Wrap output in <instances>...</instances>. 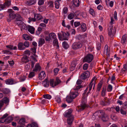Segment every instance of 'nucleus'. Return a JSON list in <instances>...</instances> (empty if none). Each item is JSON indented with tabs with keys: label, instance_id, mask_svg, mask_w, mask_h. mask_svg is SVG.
<instances>
[{
	"label": "nucleus",
	"instance_id": "nucleus-1",
	"mask_svg": "<svg viewBox=\"0 0 127 127\" xmlns=\"http://www.w3.org/2000/svg\"><path fill=\"white\" fill-rule=\"evenodd\" d=\"M93 86L92 85L91 88L90 86V84L89 86L87 87L85 90L84 93L83 94V96L82 99L81 103V106L79 107V109L78 110V111H79L83 110L87 106L86 103L87 100L86 95V93L87 92V95L90 92L92 88H93Z\"/></svg>",
	"mask_w": 127,
	"mask_h": 127
},
{
	"label": "nucleus",
	"instance_id": "nucleus-2",
	"mask_svg": "<svg viewBox=\"0 0 127 127\" xmlns=\"http://www.w3.org/2000/svg\"><path fill=\"white\" fill-rule=\"evenodd\" d=\"M98 116L101 119L103 122L106 121L108 119V117L107 116L105 115V113L103 111H98L95 113L93 116H98Z\"/></svg>",
	"mask_w": 127,
	"mask_h": 127
},
{
	"label": "nucleus",
	"instance_id": "nucleus-3",
	"mask_svg": "<svg viewBox=\"0 0 127 127\" xmlns=\"http://www.w3.org/2000/svg\"><path fill=\"white\" fill-rule=\"evenodd\" d=\"M56 37V34L53 32L49 34L48 35L45 36V39L46 41L49 42H52L53 39Z\"/></svg>",
	"mask_w": 127,
	"mask_h": 127
},
{
	"label": "nucleus",
	"instance_id": "nucleus-4",
	"mask_svg": "<svg viewBox=\"0 0 127 127\" xmlns=\"http://www.w3.org/2000/svg\"><path fill=\"white\" fill-rule=\"evenodd\" d=\"M17 24L18 27L21 28V30H26L27 29V27L22 21H18L17 22Z\"/></svg>",
	"mask_w": 127,
	"mask_h": 127
},
{
	"label": "nucleus",
	"instance_id": "nucleus-5",
	"mask_svg": "<svg viewBox=\"0 0 127 127\" xmlns=\"http://www.w3.org/2000/svg\"><path fill=\"white\" fill-rule=\"evenodd\" d=\"M93 59V55L89 54L85 56L83 59V61L84 62L90 63L92 61Z\"/></svg>",
	"mask_w": 127,
	"mask_h": 127
},
{
	"label": "nucleus",
	"instance_id": "nucleus-6",
	"mask_svg": "<svg viewBox=\"0 0 127 127\" xmlns=\"http://www.w3.org/2000/svg\"><path fill=\"white\" fill-rule=\"evenodd\" d=\"M82 45V43L80 42H74L72 45V47L73 49L76 50L81 48Z\"/></svg>",
	"mask_w": 127,
	"mask_h": 127
},
{
	"label": "nucleus",
	"instance_id": "nucleus-7",
	"mask_svg": "<svg viewBox=\"0 0 127 127\" xmlns=\"http://www.w3.org/2000/svg\"><path fill=\"white\" fill-rule=\"evenodd\" d=\"M8 12L9 13V19L7 20L9 22L11 20H12L14 19L15 17V14L14 13V11L11 9H9L8 10Z\"/></svg>",
	"mask_w": 127,
	"mask_h": 127
},
{
	"label": "nucleus",
	"instance_id": "nucleus-8",
	"mask_svg": "<svg viewBox=\"0 0 127 127\" xmlns=\"http://www.w3.org/2000/svg\"><path fill=\"white\" fill-rule=\"evenodd\" d=\"M90 73L88 71H87L83 73L80 76L81 78L84 79L89 78L90 76Z\"/></svg>",
	"mask_w": 127,
	"mask_h": 127
},
{
	"label": "nucleus",
	"instance_id": "nucleus-9",
	"mask_svg": "<svg viewBox=\"0 0 127 127\" xmlns=\"http://www.w3.org/2000/svg\"><path fill=\"white\" fill-rule=\"evenodd\" d=\"M72 111L71 109H69L66 110L64 113V116L66 117H69L71 116H73L71 115Z\"/></svg>",
	"mask_w": 127,
	"mask_h": 127
},
{
	"label": "nucleus",
	"instance_id": "nucleus-10",
	"mask_svg": "<svg viewBox=\"0 0 127 127\" xmlns=\"http://www.w3.org/2000/svg\"><path fill=\"white\" fill-rule=\"evenodd\" d=\"M13 120V118L11 116H9L7 117L5 120H1L0 121V122L1 123H3L5 122L6 123L8 124L10 123Z\"/></svg>",
	"mask_w": 127,
	"mask_h": 127
},
{
	"label": "nucleus",
	"instance_id": "nucleus-11",
	"mask_svg": "<svg viewBox=\"0 0 127 127\" xmlns=\"http://www.w3.org/2000/svg\"><path fill=\"white\" fill-rule=\"evenodd\" d=\"M110 48H108V45H106L104 48V52L106 54L108 57H109Z\"/></svg>",
	"mask_w": 127,
	"mask_h": 127
},
{
	"label": "nucleus",
	"instance_id": "nucleus-12",
	"mask_svg": "<svg viewBox=\"0 0 127 127\" xmlns=\"http://www.w3.org/2000/svg\"><path fill=\"white\" fill-rule=\"evenodd\" d=\"M114 30H113L112 27H110L108 29V34L109 36L111 37H112L114 34Z\"/></svg>",
	"mask_w": 127,
	"mask_h": 127
},
{
	"label": "nucleus",
	"instance_id": "nucleus-13",
	"mask_svg": "<svg viewBox=\"0 0 127 127\" xmlns=\"http://www.w3.org/2000/svg\"><path fill=\"white\" fill-rule=\"evenodd\" d=\"M97 79V78H96L95 77H94L92 79V81H91L90 83V88H91L92 85L93 86V89H94L95 88V83L96 80Z\"/></svg>",
	"mask_w": 127,
	"mask_h": 127
},
{
	"label": "nucleus",
	"instance_id": "nucleus-14",
	"mask_svg": "<svg viewBox=\"0 0 127 127\" xmlns=\"http://www.w3.org/2000/svg\"><path fill=\"white\" fill-rule=\"evenodd\" d=\"M27 29L28 31L31 34H33L34 33L35 29L33 27L29 25L28 26Z\"/></svg>",
	"mask_w": 127,
	"mask_h": 127
},
{
	"label": "nucleus",
	"instance_id": "nucleus-15",
	"mask_svg": "<svg viewBox=\"0 0 127 127\" xmlns=\"http://www.w3.org/2000/svg\"><path fill=\"white\" fill-rule=\"evenodd\" d=\"M41 70V67L38 64H36L35 65L34 68L32 70V71L34 72H37L38 71H40Z\"/></svg>",
	"mask_w": 127,
	"mask_h": 127
},
{
	"label": "nucleus",
	"instance_id": "nucleus-16",
	"mask_svg": "<svg viewBox=\"0 0 127 127\" xmlns=\"http://www.w3.org/2000/svg\"><path fill=\"white\" fill-rule=\"evenodd\" d=\"M68 36L69 35L68 33H66L63 32H62L61 37L63 40H67Z\"/></svg>",
	"mask_w": 127,
	"mask_h": 127
},
{
	"label": "nucleus",
	"instance_id": "nucleus-17",
	"mask_svg": "<svg viewBox=\"0 0 127 127\" xmlns=\"http://www.w3.org/2000/svg\"><path fill=\"white\" fill-rule=\"evenodd\" d=\"M81 29V31L82 32H85L87 29L86 25L84 23L82 24L81 25V27H79L78 28V29Z\"/></svg>",
	"mask_w": 127,
	"mask_h": 127
},
{
	"label": "nucleus",
	"instance_id": "nucleus-18",
	"mask_svg": "<svg viewBox=\"0 0 127 127\" xmlns=\"http://www.w3.org/2000/svg\"><path fill=\"white\" fill-rule=\"evenodd\" d=\"M74 116H71L67 119V122L68 124L70 125L72 123L74 119Z\"/></svg>",
	"mask_w": 127,
	"mask_h": 127
},
{
	"label": "nucleus",
	"instance_id": "nucleus-19",
	"mask_svg": "<svg viewBox=\"0 0 127 127\" xmlns=\"http://www.w3.org/2000/svg\"><path fill=\"white\" fill-rule=\"evenodd\" d=\"M23 36L24 39L26 40H29L31 41L32 40L33 38L32 37L26 34H23Z\"/></svg>",
	"mask_w": 127,
	"mask_h": 127
},
{
	"label": "nucleus",
	"instance_id": "nucleus-20",
	"mask_svg": "<svg viewBox=\"0 0 127 127\" xmlns=\"http://www.w3.org/2000/svg\"><path fill=\"white\" fill-rule=\"evenodd\" d=\"M18 49L21 50H23L25 48V47L24 46L23 44L22 43H19L18 45Z\"/></svg>",
	"mask_w": 127,
	"mask_h": 127
},
{
	"label": "nucleus",
	"instance_id": "nucleus-21",
	"mask_svg": "<svg viewBox=\"0 0 127 127\" xmlns=\"http://www.w3.org/2000/svg\"><path fill=\"white\" fill-rule=\"evenodd\" d=\"M80 2L79 0H73L72 3L75 6L78 7L80 5Z\"/></svg>",
	"mask_w": 127,
	"mask_h": 127
},
{
	"label": "nucleus",
	"instance_id": "nucleus-22",
	"mask_svg": "<svg viewBox=\"0 0 127 127\" xmlns=\"http://www.w3.org/2000/svg\"><path fill=\"white\" fill-rule=\"evenodd\" d=\"M46 76V74L45 72H41L39 75V78L40 80H42L44 79Z\"/></svg>",
	"mask_w": 127,
	"mask_h": 127
},
{
	"label": "nucleus",
	"instance_id": "nucleus-23",
	"mask_svg": "<svg viewBox=\"0 0 127 127\" xmlns=\"http://www.w3.org/2000/svg\"><path fill=\"white\" fill-rule=\"evenodd\" d=\"M53 40V44L54 46H56L57 47L56 48H58L59 47L58 42V39L57 38V37H56V38L54 39Z\"/></svg>",
	"mask_w": 127,
	"mask_h": 127
},
{
	"label": "nucleus",
	"instance_id": "nucleus-24",
	"mask_svg": "<svg viewBox=\"0 0 127 127\" xmlns=\"http://www.w3.org/2000/svg\"><path fill=\"white\" fill-rule=\"evenodd\" d=\"M35 0H29L25 2V4L28 5H34L36 2Z\"/></svg>",
	"mask_w": 127,
	"mask_h": 127
},
{
	"label": "nucleus",
	"instance_id": "nucleus-25",
	"mask_svg": "<svg viewBox=\"0 0 127 127\" xmlns=\"http://www.w3.org/2000/svg\"><path fill=\"white\" fill-rule=\"evenodd\" d=\"M76 65V63L74 62H72L70 65V71H72L75 68V66Z\"/></svg>",
	"mask_w": 127,
	"mask_h": 127
},
{
	"label": "nucleus",
	"instance_id": "nucleus-26",
	"mask_svg": "<svg viewBox=\"0 0 127 127\" xmlns=\"http://www.w3.org/2000/svg\"><path fill=\"white\" fill-rule=\"evenodd\" d=\"M78 95V93L77 92H72L70 93V95L71 97H72L73 99L76 97Z\"/></svg>",
	"mask_w": 127,
	"mask_h": 127
},
{
	"label": "nucleus",
	"instance_id": "nucleus-27",
	"mask_svg": "<svg viewBox=\"0 0 127 127\" xmlns=\"http://www.w3.org/2000/svg\"><path fill=\"white\" fill-rule=\"evenodd\" d=\"M121 42V43L124 45L126 44L127 39L125 35H124L123 36Z\"/></svg>",
	"mask_w": 127,
	"mask_h": 127
},
{
	"label": "nucleus",
	"instance_id": "nucleus-28",
	"mask_svg": "<svg viewBox=\"0 0 127 127\" xmlns=\"http://www.w3.org/2000/svg\"><path fill=\"white\" fill-rule=\"evenodd\" d=\"M34 18L36 20H39L42 18V17L41 15L40 14H35L34 15Z\"/></svg>",
	"mask_w": 127,
	"mask_h": 127
},
{
	"label": "nucleus",
	"instance_id": "nucleus-29",
	"mask_svg": "<svg viewBox=\"0 0 127 127\" xmlns=\"http://www.w3.org/2000/svg\"><path fill=\"white\" fill-rule=\"evenodd\" d=\"M7 48H9L10 50H16L17 49V47L16 46H13V45H8L6 46Z\"/></svg>",
	"mask_w": 127,
	"mask_h": 127
},
{
	"label": "nucleus",
	"instance_id": "nucleus-30",
	"mask_svg": "<svg viewBox=\"0 0 127 127\" xmlns=\"http://www.w3.org/2000/svg\"><path fill=\"white\" fill-rule=\"evenodd\" d=\"M11 4V0H8L6 1L5 3L3 5H4V8L6 7H8Z\"/></svg>",
	"mask_w": 127,
	"mask_h": 127
},
{
	"label": "nucleus",
	"instance_id": "nucleus-31",
	"mask_svg": "<svg viewBox=\"0 0 127 127\" xmlns=\"http://www.w3.org/2000/svg\"><path fill=\"white\" fill-rule=\"evenodd\" d=\"M5 82L8 85H12L14 84L13 81L12 79H7L5 80Z\"/></svg>",
	"mask_w": 127,
	"mask_h": 127
},
{
	"label": "nucleus",
	"instance_id": "nucleus-32",
	"mask_svg": "<svg viewBox=\"0 0 127 127\" xmlns=\"http://www.w3.org/2000/svg\"><path fill=\"white\" fill-rule=\"evenodd\" d=\"M22 62L24 63H26L29 61L28 58L26 56H24L21 59Z\"/></svg>",
	"mask_w": 127,
	"mask_h": 127
},
{
	"label": "nucleus",
	"instance_id": "nucleus-33",
	"mask_svg": "<svg viewBox=\"0 0 127 127\" xmlns=\"http://www.w3.org/2000/svg\"><path fill=\"white\" fill-rule=\"evenodd\" d=\"M106 88L103 87L102 88L101 93V96L103 97L106 94Z\"/></svg>",
	"mask_w": 127,
	"mask_h": 127
},
{
	"label": "nucleus",
	"instance_id": "nucleus-34",
	"mask_svg": "<svg viewBox=\"0 0 127 127\" xmlns=\"http://www.w3.org/2000/svg\"><path fill=\"white\" fill-rule=\"evenodd\" d=\"M70 95L67 96L66 97V100L68 103H71L72 100L73 99L71 97Z\"/></svg>",
	"mask_w": 127,
	"mask_h": 127
},
{
	"label": "nucleus",
	"instance_id": "nucleus-35",
	"mask_svg": "<svg viewBox=\"0 0 127 127\" xmlns=\"http://www.w3.org/2000/svg\"><path fill=\"white\" fill-rule=\"evenodd\" d=\"M45 41L44 39L41 38L39 39V45L40 46H42L44 43Z\"/></svg>",
	"mask_w": 127,
	"mask_h": 127
},
{
	"label": "nucleus",
	"instance_id": "nucleus-36",
	"mask_svg": "<svg viewBox=\"0 0 127 127\" xmlns=\"http://www.w3.org/2000/svg\"><path fill=\"white\" fill-rule=\"evenodd\" d=\"M63 47L65 49H67L69 47V45L65 41H64L62 43Z\"/></svg>",
	"mask_w": 127,
	"mask_h": 127
},
{
	"label": "nucleus",
	"instance_id": "nucleus-37",
	"mask_svg": "<svg viewBox=\"0 0 127 127\" xmlns=\"http://www.w3.org/2000/svg\"><path fill=\"white\" fill-rule=\"evenodd\" d=\"M16 16L17 17V18L18 20L17 22L18 21H23L24 20L23 18L19 14H16Z\"/></svg>",
	"mask_w": 127,
	"mask_h": 127
},
{
	"label": "nucleus",
	"instance_id": "nucleus-38",
	"mask_svg": "<svg viewBox=\"0 0 127 127\" xmlns=\"http://www.w3.org/2000/svg\"><path fill=\"white\" fill-rule=\"evenodd\" d=\"M42 84L45 87H48L49 86V83L47 79L43 82Z\"/></svg>",
	"mask_w": 127,
	"mask_h": 127
},
{
	"label": "nucleus",
	"instance_id": "nucleus-39",
	"mask_svg": "<svg viewBox=\"0 0 127 127\" xmlns=\"http://www.w3.org/2000/svg\"><path fill=\"white\" fill-rule=\"evenodd\" d=\"M25 122V119L24 118L21 119L19 122V123L20 125H23Z\"/></svg>",
	"mask_w": 127,
	"mask_h": 127
},
{
	"label": "nucleus",
	"instance_id": "nucleus-40",
	"mask_svg": "<svg viewBox=\"0 0 127 127\" xmlns=\"http://www.w3.org/2000/svg\"><path fill=\"white\" fill-rule=\"evenodd\" d=\"M74 16V14L73 13H71L69 14L67 16L68 19L71 20L73 19Z\"/></svg>",
	"mask_w": 127,
	"mask_h": 127
},
{
	"label": "nucleus",
	"instance_id": "nucleus-41",
	"mask_svg": "<svg viewBox=\"0 0 127 127\" xmlns=\"http://www.w3.org/2000/svg\"><path fill=\"white\" fill-rule=\"evenodd\" d=\"M102 82H100L98 84V86L97 87L96 91L99 92L101 88L102 85Z\"/></svg>",
	"mask_w": 127,
	"mask_h": 127
},
{
	"label": "nucleus",
	"instance_id": "nucleus-42",
	"mask_svg": "<svg viewBox=\"0 0 127 127\" xmlns=\"http://www.w3.org/2000/svg\"><path fill=\"white\" fill-rule=\"evenodd\" d=\"M50 85L53 87H54L56 86V83L54 82V80L53 79L50 80Z\"/></svg>",
	"mask_w": 127,
	"mask_h": 127
},
{
	"label": "nucleus",
	"instance_id": "nucleus-43",
	"mask_svg": "<svg viewBox=\"0 0 127 127\" xmlns=\"http://www.w3.org/2000/svg\"><path fill=\"white\" fill-rule=\"evenodd\" d=\"M113 87L112 86L110 85H109L107 88V91L108 92H110L111 91Z\"/></svg>",
	"mask_w": 127,
	"mask_h": 127
},
{
	"label": "nucleus",
	"instance_id": "nucleus-44",
	"mask_svg": "<svg viewBox=\"0 0 127 127\" xmlns=\"http://www.w3.org/2000/svg\"><path fill=\"white\" fill-rule=\"evenodd\" d=\"M44 98L48 99H50L51 98V96L49 94L44 95H43Z\"/></svg>",
	"mask_w": 127,
	"mask_h": 127
},
{
	"label": "nucleus",
	"instance_id": "nucleus-45",
	"mask_svg": "<svg viewBox=\"0 0 127 127\" xmlns=\"http://www.w3.org/2000/svg\"><path fill=\"white\" fill-rule=\"evenodd\" d=\"M87 37L86 35H80L78 36V39H85Z\"/></svg>",
	"mask_w": 127,
	"mask_h": 127
},
{
	"label": "nucleus",
	"instance_id": "nucleus-46",
	"mask_svg": "<svg viewBox=\"0 0 127 127\" xmlns=\"http://www.w3.org/2000/svg\"><path fill=\"white\" fill-rule=\"evenodd\" d=\"M28 127H38V126L37 124L35 123H33L31 125H29Z\"/></svg>",
	"mask_w": 127,
	"mask_h": 127
},
{
	"label": "nucleus",
	"instance_id": "nucleus-47",
	"mask_svg": "<svg viewBox=\"0 0 127 127\" xmlns=\"http://www.w3.org/2000/svg\"><path fill=\"white\" fill-rule=\"evenodd\" d=\"M33 72L32 71L28 75V77L29 78H32L35 76V73Z\"/></svg>",
	"mask_w": 127,
	"mask_h": 127
},
{
	"label": "nucleus",
	"instance_id": "nucleus-48",
	"mask_svg": "<svg viewBox=\"0 0 127 127\" xmlns=\"http://www.w3.org/2000/svg\"><path fill=\"white\" fill-rule=\"evenodd\" d=\"M4 103L5 104H7L9 102V100L6 97H4L2 99V100Z\"/></svg>",
	"mask_w": 127,
	"mask_h": 127
},
{
	"label": "nucleus",
	"instance_id": "nucleus-49",
	"mask_svg": "<svg viewBox=\"0 0 127 127\" xmlns=\"http://www.w3.org/2000/svg\"><path fill=\"white\" fill-rule=\"evenodd\" d=\"M55 7L57 9H58L59 8L60 3L58 1H56L55 2Z\"/></svg>",
	"mask_w": 127,
	"mask_h": 127
},
{
	"label": "nucleus",
	"instance_id": "nucleus-50",
	"mask_svg": "<svg viewBox=\"0 0 127 127\" xmlns=\"http://www.w3.org/2000/svg\"><path fill=\"white\" fill-rule=\"evenodd\" d=\"M48 7L52 8L53 6V2L52 1H50L48 3Z\"/></svg>",
	"mask_w": 127,
	"mask_h": 127
},
{
	"label": "nucleus",
	"instance_id": "nucleus-51",
	"mask_svg": "<svg viewBox=\"0 0 127 127\" xmlns=\"http://www.w3.org/2000/svg\"><path fill=\"white\" fill-rule=\"evenodd\" d=\"M24 46L26 47H28L29 46V42L26 41L23 44Z\"/></svg>",
	"mask_w": 127,
	"mask_h": 127
},
{
	"label": "nucleus",
	"instance_id": "nucleus-52",
	"mask_svg": "<svg viewBox=\"0 0 127 127\" xmlns=\"http://www.w3.org/2000/svg\"><path fill=\"white\" fill-rule=\"evenodd\" d=\"M89 12L90 14L93 16L95 15V13L94 10L92 8H90L89 10Z\"/></svg>",
	"mask_w": 127,
	"mask_h": 127
},
{
	"label": "nucleus",
	"instance_id": "nucleus-53",
	"mask_svg": "<svg viewBox=\"0 0 127 127\" xmlns=\"http://www.w3.org/2000/svg\"><path fill=\"white\" fill-rule=\"evenodd\" d=\"M2 92L4 94H7L9 92V89L5 88L3 89Z\"/></svg>",
	"mask_w": 127,
	"mask_h": 127
},
{
	"label": "nucleus",
	"instance_id": "nucleus-54",
	"mask_svg": "<svg viewBox=\"0 0 127 127\" xmlns=\"http://www.w3.org/2000/svg\"><path fill=\"white\" fill-rule=\"evenodd\" d=\"M26 78V77L25 76H23L20 77L19 79L20 82H23L25 80Z\"/></svg>",
	"mask_w": 127,
	"mask_h": 127
},
{
	"label": "nucleus",
	"instance_id": "nucleus-55",
	"mask_svg": "<svg viewBox=\"0 0 127 127\" xmlns=\"http://www.w3.org/2000/svg\"><path fill=\"white\" fill-rule=\"evenodd\" d=\"M88 66V64H85L83 65V68L84 70H86Z\"/></svg>",
	"mask_w": 127,
	"mask_h": 127
},
{
	"label": "nucleus",
	"instance_id": "nucleus-56",
	"mask_svg": "<svg viewBox=\"0 0 127 127\" xmlns=\"http://www.w3.org/2000/svg\"><path fill=\"white\" fill-rule=\"evenodd\" d=\"M120 112L121 114L122 115H125L126 114V110L122 109H121Z\"/></svg>",
	"mask_w": 127,
	"mask_h": 127
},
{
	"label": "nucleus",
	"instance_id": "nucleus-57",
	"mask_svg": "<svg viewBox=\"0 0 127 127\" xmlns=\"http://www.w3.org/2000/svg\"><path fill=\"white\" fill-rule=\"evenodd\" d=\"M96 49L97 50H99L101 48V44L99 43H97L96 44Z\"/></svg>",
	"mask_w": 127,
	"mask_h": 127
},
{
	"label": "nucleus",
	"instance_id": "nucleus-58",
	"mask_svg": "<svg viewBox=\"0 0 127 127\" xmlns=\"http://www.w3.org/2000/svg\"><path fill=\"white\" fill-rule=\"evenodd\" d=\"M80 24V22H75L74 23V25L75 27L78 26Z\"/></svg>",
	"mask_w": 127,
	"mask_h": 127
},
{
	"label": "nucleus",
	"instance_id": "nucleus-59",
	"mask_svg": "<svg viewBox=\"0 0 127 127\" xmlns=\"http://www.w3.org/2000/svg\"><path fill=\"white\" fill-rule=\"evenodd\" d=\"M44 0H38V4L39 5L43 4L44 3Z\"/></svg>",
	"mask_w": 127,
	"mask_h": 127
},
{
	"label": "nucleus",
	"instance_id": "nucleus-60",
	"mask_svg": "<svg viewBox=\"0 0 127 127\" xmlns=\"http://www.w3.org/2000/svg\"><path fill=\"white\" fill-rule=\"evenodd\" d=\"M68 11V8L66 7H64L63 9V13L64 14L67 13Z\"/></svg>",
	"mask_w": 127,
	"mask_h": 127
},
{
	"label": "nucleus",
	"instance_id": "nucleus-61",
	"mask_svg": "<svg viewBox=\"0 0 127 127\" xmlns=\"http://www.w3.org/2000/svg\"><path fill=\"white\" fill-rule=\"evenodd\" d=\"M39 26L42 27L43 28H46V25L45 24L43 23H41L40 24Z\"/></svg>",
	"mask_w": 127,
	"mask_h": 127
},
{
	"label": "nucleus",
	"instance_id": "nucleus-62",
	"mask_svg": "<svg viewBox=\"0 0 127 127\" xmlns=\"http://www.w3.org/2000/svg\"><path fill=\"white\" fill-rule=\"evenodd\" d=\"M59 70V69L58 68H56L54 70V71L55 74H57Z\"/></svg>",
	"mask_w": 127,
	"mask_h": 127
},
{
	"label": "nucleus",
	"instance_id": "nucleus-63",
	"mask_svg": "<svg viewBox=\"0 0 127 127\" xmlns=\"http://www.w3.org/2000/svg\"><path fill=\"white\" fill-rule=\"evenodd\" d=\"M81 87L82 86L81 85H78V86H76L75 88V89L76 90H77L80 89Z\"/></svg>",
	"mask_w": 127,
	"mask_h": 127
},
{
	"label": "nucleus",
	"instance_id": "nucleus-64",
	"mask_svg": "<svg viewBox=\"0 0 127 127\" xmlns=\"http://www.w3.org/2000/svg\"><path fill=\"white\" fill-rule=\"evenodd\" d=\"M25 68L27 70L29 69L30 68V64H26L25 66Z\"/></svg>",
	"mask_w": 127,
	"mask_h": 127
}]
</instances>
